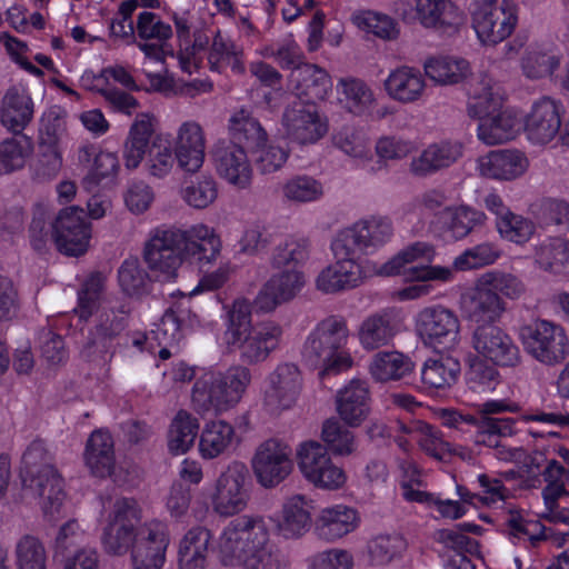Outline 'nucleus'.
I'll list each match as a JSON object with an SVG mask.
<instances>
[{
  "mask_svg": "<svg viewBox=\"0 0 569 569\" xmlns=\"http://www.w3.org/2000/svg\"><path fill=\"white\" fill-rule=\"evenodd\" d=\"M220 250L219 237L207 226L199 224L189 230L157 228L146 241L142 257L160 281H170L177 278L184 259L211 263Z\"/></svg>",
  "mask_w": 569,
  "mask_h": 569,
  "instance_id": "obj_1",
  "label": "nucleus"
},
{
  "mask_svg": "<svg viewBox=\"0 0 569 569\" xmlns=\"http://www.w3.org/2000/svg\"><path fill=\"white\" fill-rule=\"evenodd\" d=\"M219 557L224 566L243 569H290L287 556L270 545V531L261 516L231 520L219 538Z\"/></svg>",
  "mask_w": 569,
  "mask_h": 569,
  "instance_id": "obj_2",
  "label": "nucleus"
},
{
  "mask_svg": "<svg viewBox=\"0 0 569 569\" xmlns=\"http://www.w3.org/2000/svg\"><path fill=\"white\" fill-rule=\"evenodd\" d=\"M349 337L347 321L341 316H329L321 320L311 331L302 348V358L322 372H340L352 365V359L345 351Z\"/></svg>",
  "mask_w": 569,
  "mask_h": 569,
  "instance_id": "obj_3",
  "label": "nucleus"
},
{
  "mask_svg": "<svg viewBox=\"0 0 569 569\" xmlns=\"http://www.w3.org/2000/svg\"><path fill=\"white\" fill-rule=\"evenodd\" d=\"M131 309L122 301H106L97 310L94 326L91 328L82 356L89 361H102L109 365L118 349L126 343V329L129 326Z\"/></svg>",
  "mask_w": 569,
  "mask_h": 569,
  "instance_id": "obj_4",
  "label": "nucleus"
},
{
  "mask_svg": "<svg viewBox=\"0 0 569 569\" xmlns=\"http://www.w3.org/2000/svg\"><path fill=\"white\" fill-rule=\"evenodd\" d=\"M435 247L425 241H416L387 261L380 272L385 276L403 273L411 281L449 282L453 278L450 267L435 266Z\"/></svg>",
  "mask_w": 569,
  "mask_h": 569,
  "instance_id": "obj_5",
  "label": "nucleus"
},
{
  "mask_svg": "<svg viewBox=\"0 0 569 569\" xmlns=\"http://www.w3.org/2000/svg\"><path fill=\"white\" fill-rule=\"evenodd\" d=\"M141 525V509L132 498L117 499L107 516L101 542L111 556H123L130 551L138 538Z\"/></svg>",
  "mask_w": 569,
  "mask_h": 569,
  "instance_id": "obj_6",
  "label": "nucleus"
},
{
  "mask_svg": "<svg viewBox=\"0 0 569 569\" xmlns=\"http://www.w3.org/2000/svg\"><path fill=\"white\" fill-rule=\"evenodd\" d=\"M393 236V224L389 217L370 216L341 230L337 236V249L340 257L355 254L359 259L363 253L386 244Z\"/></svg>",
  "mask_w": 569,
  "mask_h": 569,
  "instance_id": "obj_7",
  "label": "nucleus"
},
{
  "mask_svg": "<svg viewBox=\"0 0 569 569\" xmlns=\"http://www.w3.org/2000/svg\"><path fill=\"white\" fill-rule=\"evenodd\" d=\"M250 499V473L247 466L233 461L216 480L211 497L213 510L223 517L240 513L247 508Z\"/></svg>",
  "mask_w": 569,
  "mask_h": 569,
  "instance_id": "obj_8",
  "label": "nucleus"
},
{
  "mask_svg": "<svg viewBox=\"0 0 569 569\" xmlns=\"http://www.w3.org/2000/svg\"><path fill=\"white\" fill-rule=\"evenodd\" d=\"M515 6L507 1L480 0L472 13V27L482 44L496 46L507 39L517 24Z\"/></svg>",
  "mask_w": 569,
  "mask_h": 569,
  "instance_id": "obj_9",
  "label": "nucleus"
},
{
  "mask_svg": "<svg viewBox=\"0 0 569 569\" xmlns=\"http://www.w3.org/2000/svg\"><path fill=\"white\" fill-rule=\"evenodd\" d=\"M251 466L260 486L274 488L292 472V448L281 439H267L257 447Z\"/></svg>",
  "mask_w": 569,
  "mask_h": 569,
  "instance_id": "obj_10",
  "label": "nucleus"
},
{
  "mask_svg": "<svg viewBox=\"0 0 569 569\" xmlns=\"http://www.w3.org/2000/svg\"><path fill=\"white\" fill-rule=\"evenodd\" d=\"M416 330L426 346L433 349H451L459 341L460 320L449 308L427 307L417 316Z\"/></svg>",
  "mask_w": 569,
  "mask_h": 569,
  "instance_id": "obj_11",
  "label": "nucleus"
},
{
  "mask_svg": "<svg viewBox=\"0 0 569 569\" xmlns=\"http://www.w3.org/2000/svg\"><path fill=\"white\" fill-rule=\"evenodd\" d=\"M51 230L52 239L61 253L78 257L88 250L91 229L83 209L71 206L60 210Z\"/></svg>",
  "mask_w": 569,
  "mask_h": 569,
  "instance_id": "obj_12",
  "label": "nucleus"
},
{
  "mask_svg": "<svg viewBox=\"0 0 569 569\" xmlns=\"http://www.w3.org/2000/svg\"><path fill=\"white\" fill-rule=\"evenodd\" d=\"M525 346L530 355L545 365H556L568 353V338L565 330L553 322L537 320L522 329Z\"/></svg>",
  "mask_w": 569,
  "mask_h": 569,
  "instance_id": "obj_13",
  "label": "nucleus"
},
{
  "mask_svg": "<svg viewBox=\"0 0 569 569\" xmlns=\"http://www.w3.org/2000/svg\"><path fill=\"white\" fill-rule=\"evenodd\" d=\"M471 347L480 357L496 366L515 367L520 362V350L511 336L493 323L475 327Z\"/></svg>",
  "mask_w": 569,
  "mask_h": 569,
  "instance_id": "obj_14",
  "label": "nucleus"
},
{
  "mask_svg": "<svg viewBox=\"0 0 569 569\" xmlns=\"http://www.w3.org/2000/svg\"><path fill=\"white\" fill-rule=\"evenodd\" d=\"M298 466L302 475L315 486L337 489L345 483L346 477L335 466L327 448L318 441H306L297 450Z\"/></svg>",
  "mask_w": 569,
  "mask_h": 569,
  "instance_id": "obj_15",
  "label": "nucleus"
},
{
  "mask_svg": "<svg viewBox=\"0 0 569 569\" xmlns=\"http://www.w3.org/2000/svg\"><path fill=\"white\" fill-rule=\"evenodd\" d=\"M170 543L168 526L151 520L140 526L131 551L133 569H161Z\"/></svg>",
  "mask_w": 569,
  "mask_h": 569,
  "instance_id": "obj_16",
  "label": "nucleus"
},
{
  "mask_svg": "<svg viewBox=\"0 0 569 569\" xmlns=\"http://www.w3.org/2000/svg\"><path fill=\"white\" fill-rule=\"evenodd\" d=\"M282 122L288 139L299 144H311L328 131L326 120L315 103L293 101L283 112Z\"/></svg>",
  "mask_w": 569,
  "mask_h": 569,
  "instance_id": "obj_17",
  "label": "nucleus"
},
{
  "mask_svg": "<svg viewBox=\"0 0 569 569\" xmlns=\"http://www.w3.org/2000/svg\"><path fill=\"white\" fill-rule=\"evenodd\" d=\"M281 336L282 328L278 323L260 322L227 348L231 352L238 351L242 362L254 365L264 361L278 348Z\"/></svg>",
  "mask_w": 569,
  "mask_h": 569,
  "instance_id": "obj_18",
  "label": "nucleus"
},
{
  "mask_svg": "<svg viewBox=\"0 0 569 569\" xmlns=\"http://www.w3.org/2000/svg\"><path fill=\"white\" fill-rule=\"evenodd\" d=\"M336 262L321 270L316 279V287L323 293H338L361 284L363 274L359 258L355 254L340 257L337 239L331 243Z\"/></svg>",
  "mask_w": 569,
  "mask_h": 569,
  "instance_id": "obj_19",
  "label": "nucleus"
},
{
  "mask_svg": "<svg viewBox=\"0 0 569 569\" xmlns=\"http://www.w3.org/2000/svg\"><path fill=\"white\" fill-rule=\"evenodd\" d=\"M270 387L264 395V406L272 415L290 409L301 390V375L297 366L283 363L270 375Z\"/></svg>",
  "mask_w": 569,
  "mask_h": 569,
  "instance_id": "obj_20",
  "label": "nucleus"
},
{
  "mask_svg": "<svg viewBox=\"0 0 569 569\" xmlns=\"http://www.w3.org/2000/svg\"><path fill=\"white\" fill-rule=\"evenodd\" d=\"M402 319L395 308H386L368 316L358 330L359 342L366 350L389 346L400 332Z\"/></svg>",
  "mask_w": 569,
  "mask_h": 569,
  "instance_id": "obj_21",
  "label": "nucleus"
},
{
  "mask_svg": "<svg viewBox=\"0 0 569 569\" xmlns=\"http://www.w3.org/2000/svg\"><path fill=\"white\" fill-rule=\"evenodd\" d=\"M462 308L467 318L476 326L497 325L507 311V302L480 280L473 289L463 295Z\"/></svg>",
  "mask_w": 569,
  "mask_h": 569,
  "instance_id": "obj_22",
  "label": "nucleus"
},
{
  "mask_svg": "<svg viewBox=\"0 0 569 569\" xmlns=\"http://www.w3.org/2000/svg\"><path fill=\"white\" fill-rule=\"evenodd\" d=\"M212 154L217 172L221 178L239 189H246L250 186L252 169L247 151L242 147L220 142L214 147Z\"/></svg>",
  "mask_w": 569,
  "mask_h": 569,
  "instance_id": "obj_23",
  "label": "nucleus"
},
{
  "mask_svg": "<svg viewBox=\"0 0 569 569\" xmlns=\"http://www.w3.org/2000/svg\"><path fill=\"white\" fill-rule=\"evenodd\" d=\"M415 17L425 28L452 34L463 23V13L450 0H412Z\"/></svg>",
  "mask_w": 569,
  "mask_h": 569,
  "instance_id": "obj_24",
  "label": "nucleus"
},
{
  "mask_svg": "<svg viewBox=\"0 0 569 569\" xmlns=\"http://www.w3.org/2000/svg\"><path fill=\"white\" fill-rule=\"evenodd\" d=\"M463 154V144L459 141L442 140L429 144L412 158L410 171L417 177H427L445 170L456 163Z\"/></svg>",
  "mask_w": 569,
  "mask_h": 569,
  "instance_id": "obj_25",
  "label": "nucleus"
},
{
  "mask_svg": "<svg viewBox=\"0 0 569 569\" xmlns=\"http://www.w3.org/2000/svg\"><path fill=\"white\" fill-rule=\"evenodd\" d=\"M336 405L339 417L347 426H360L370 412L368 383L360 379L351 380L337 393Z\"/></svg>",
  "mask_w": 569,
  "mask_h": 569,
  "instance_id": "obj_26",
  "label": "nucleus"
},
{
  "mask_svg": "<svg viewBox=\"0 0 569 569\" xmlns=\"http://www.w3.org/2000/svg\"><path fill=\"white\" fill-rule=\"evenodd\" d=\"M559 107L549 98H542L532 107L526 121V133L530 141L547 144L560 132Z\"/></svg>",
  "mask_w": 569,
  "mask_h": 569,
  "instance_id": "obj_27",
  "label": "nucleus"
},
{
  "mask_svg": "<svg viewBox=\"0 0 569 569\" xmlns=\"http://www.w3.org/2000/svg\"><path fill=\"white\" fill-rule=\"evenodd\" d=\"M303 274L296 268L274 273L263 286L256 299L263 311L273 310L279 303L292 299L303 287Z\"/></svg>",
  "mask_w": 569,
  "mask_h": 569,
  "instance_id": "obj_28",
  "label": "nucleus"
},
{
  "mask_svg": "<svg viewBox=\"0 0 569 569\" xmlns=\"http://www.w3.org/2000/svg\"><path fill=\"white\" fill-rule=\"evenodd\" d=\"M360 522L358 511L346 505L323 508L315 521L317 536L326 541H336L355 531Z\"/></svg>",
  "mask_w": 569,
  "mask_h": 569,
  "instance_id": "obj_29",
  "label": "nucleus"
},
{
  "mask_svg": "<svg viewBox=\"0 0 569 569\" xmlns=\"http://www.w3.org/2000/svg\"><path fill=\"white\" fill-rule=\"evenodd\" d=\"M174 153L178 166L186 172H197L204 160L202 128L194 121L182 123L178 130Z\"/></svg>",
  "mask_w": 569,
  "mask_h": 569,
  "instance_id": "obj_30",
  "label": "nucleus"
},
{
  "mask_svg": "<svg viewBox=\"0 0 569 569\" xmlns=\"http://www.w3.org/2000/svg\"><path fill=\"white\" fill-rule=\"evenodd\" d=\"M479 171L482 177L512 180L528 168V159L518 150L491 151L479 159Z\"/></svg>",
  "mask_w": 569,
  "mask_h": 569,
  "instance_id": "obj_31",
  "label": "nucleus"
},
{
  "mask_svg": "<svg viewBox=\"0 0 569 569\" xmlns=\"http://www.w3.org/2000/svg\"><path fill=\"white\" fill-rule=\"evenodd\" d=\"M22 487L33 497L41 499V508L47 516L53 517L60 511L64 500L62 479L56 467H52V476H44V471L37 472L33 481L27 477H20Z\"/></svg>",
  "mask_w": 569,
  "mask_h": 569,
  "instance_id": "obj_32",
  "label": "nucleus"
},
{
  "mask_svg": "<svg viewBox=\"0 0 569 569\" xmlns=\"http://www.w3.org/2000/svg\"><path fill=\"white\" fill-rule=\"evenodd\" d=\"M291 82L295 83L296 101L315 103L326 99L331 88L329 74L315 64H303L291 73Z\"/></svg>",
  "mask_w": 569,
  "mask_h": 569,
  "instance_id": "obj_33",
  "label": "nucleus"
},
{
  "mask_svg": "<svg viewBox=\"0 0 569 569\" xmlns=\"http://www.w3.org/2000/svg\"><path fill=\"white\" fill-rule=\"evenodd\" d=\"M238 442L234 427L224 420L207 422L200 433L199 452L203 459L229 455Z\"/></svg>",
  "mask_w": 569,
  "mask_h": 569,
  "instance_id": "obj_34",
  "label": "nucleus"
},
{
  "mask_svg": "<svg viewBox=\"0 0 569 569\" xmlns=\"http://www.w3.org/2000/svg\"><path fill=\"white\" fill-rule=\"evenodd\" d=\"M84 461L93 476H111L116 459L113 439L108 431L96 430L90 435L84 450Z\"/></svg>",
  "mask_w": 569,
  "mask_h": 569,
  "instance_id": "obj_35",
  "label": "nucleus"
},
{
  "mask_svg": "<svg viewBox=\"0 0 569 569\" xmlns=\"http://www.w3.org/2000/svg\"><path fill=\"white\" fill-rule=\"evenodd\" d=\"M312 500L303 495H295L286 500L282 517L278 525L280 533L287 538H299L311 527Z\"/></svg>",
  "mask_w": 569,
  "mask_h": 569,
  "instance_id": "obj_36",
  "label": "nucleus"
},
{
  "mask_svg": "<svg viewBox=\"0 0 569 569\" xmlns=\"http://www.w3.org/2000/svg\"><path fill=\"white\" fill-rule=\"evenodd\" d=\"M415 370L412 359L397 350L378 351L369 365L371 377L378 382L398 381Z\"/></svg>",
  "mask_w": 569,
  "mask_h": 569,
  "instance_id": "obj_37",
  "label": "nucleus"
},
{
  "mask_svg": "<svg viewBox=\"0 0 569 569\" xmlns=\"http://www.w3.org/2000/svg\"><path fill=\"white\" fill-rule=\"evenodd\" d=\"M422 73L410 67L393 70L385 81L388 94L400 102L410 103L419 100L425 91Z\"/></svg>",
  "mask_w": 569,
  "mask_h": 569,
  "instance_id": "obj_38",
  "label": "nucleus"
},
{
  "mask_svg": "<svg viewBox=\"0 0 569 569\" xmlns=\"http://www.w3.org/2000/svg\"><path fill=\"white\" fill-rule=\"evenodd\" d=\"M32 117L33 102L29 94L16 88L9 89L2 101V124L14 134H23Z\"/></svg>",
  "mask_w": 569,
  "mask_h": 569,
  "instance_id": "obj_39",
  "label": "nucleus"
},
{
  "mask_svg": "<svg viewBox=\"0 0 569 569\" xmlns=\"http://www.w3.org/2000/svg\"><path fill=\"white\" fill-rule=\"evenodd\" d=\"M211 532L203 527L191 528L179 546L180 569H204Z\"/></svg>",
  "mask_w": 569,
  "mask_h": 569,
  "instance_id": "obj_40",
  "label": "nucleus"
},
{
  "mask_svg": "<svg viewBox=\"0 0 569 569\" xmlns=\"http://www.w3.org/2000/svg\"><path fill=\"white\" fill-rule=\"evenodd\" d=\"M229 131L232 139L229 143L238 144L250 152L268 140L260 122L246 110H240L230 118Z\"/></svg>",
  "mask_w": 569,
  "mask_h": 569,
  "instance_id": "obj_41",
  "label": "nucleus"
},
{
  "mask_svg": "<svg viewBox=\"0 0 569 569\" xmlns=\"http://www.w3.org/2000/svg\"><path fill=\"white\" fill-rule=\"evenodd\" d=\"M152 133L151 118L148 114L138 116L123 144V160L127 169L132 170L139 167L147 151L149 152Z\"/></svg>",
  "mask_w": 569,
  "mask_h": 569,
  "instance_id": "obj_42",
  "label": "nucleus"
},
{
  "mask_svg": "<svg viewBox=\"0 0 569 569\" xmlns=\"http://www.w3.org/2000/svg\"><path fill=\"white\" fill-rule=\"evenodd\" d=\"M502 108V94L500 87L492 80L483 76L477 86L472 88L469 102L468 114L480 120L492 116Z\"/></svg>",
  "mask_w": 569,
  "mask_h": 569,
  "instance_id": "obj_43",
  "label": "nucleus"
},
{
  "mask_svg": "<svg viewBox=\"0 0 569 569\" xmlns=\"http://www.w3.org/2000/svg\"><path fill=\"white\" fill-rule=\"evenodd\" d=\"M199 432V421L186 410H179L168 430V449L172 455L190 450Z\"/></svg>",
  "mask_w": 569,
  "mask_h": 569,
  "instance_id": "obj_44",
  "label": "nucleus"
},
{
  "mask_svg": "<svg viewBox=\"0 0 569 569\" xmlns=\"http://www.w3.org/2000/svg\"><path fill=\"white\" fill-rule=\"evenodd\" d=\"M445 230L455 240L467 237L476 228L485 224L486 214L469 207L446 208L441 212Z\"/></svg>",
  "mask_w": 569,
  "mask_h": 569,
  "instance_id": "obj_45",
  "label": "nucleus"
},
{
  "mask_svg": "<svg viewBox=\"0 0 569 569\" xmlns=\"http://www.w3.org/2000/svg\"><path fill=\"white\" fill-rule=\"evenodd\" d=\"M515 423L516 421L512 418L478 416L477 423L470 433V440L476 446H486L495 449L499 447L501 438L513 435Z\"/></svg>",
  "mask_w": 569,
  "mask_h": 569,
  "instance_id": "obj_46",
  "label": "nucleus"
},
{
  "mask_svg": "<svg viewBox=\"0 0 569 569\" xmlns=\"http://www.w3.org/2000/svg\"><path fill=\"white\" fill-rule=\"evenodd\" d=\"M460 370V362L456 358L428 359L421 369V380L429 389H446L457 381Z\"/></svg>",
  "mask_w": 569,
  "mask_h": 569,
  "instance_id": "obj_47",
  "label": "nucleus"
},
{
  "mask_svg": "<svg viewBox=\"0 0 569 569\" xmlns=\"http://www.w3.org/2000/svg\"><path fill=\"white\" fill-rule=\"evenodd\" d=\"M33 152V140L26 134H14L0 143V174L21 170Z\"/></svg>",
  "mask_w": 569,
  "mask_h": 569,
  "instance_id": "obj_48",
  "label": "nucleus"
},
{
  "mask_svg": "<svg viewBox=\"0 0 569 569\" xmlns=\"http://www.w3.org/2000/svg\"><path fill=\"white\" fill-rule=\"evenodd\" d=\"M516 119L507 111L497 113L480 120L478 138L488 146L505 143L513 138Z\"/></svg>",
  "mask_w": 569,
  "mask_h": 569,
  "instance_id": "obj_49",
  "label": "nucleus"
},
{
  "mask_svg": "<svg viewBox=\"0 0 569 569\" xmlns=\"http://www.w3.org/2000/svg\"><path fill=\"white\" fill-rule=\"evenodd\" d=\"M531 213L541 228L569 229V202L559 198H543L531 206Z\"/></svg>",
  "mask_w": 569,
  "mask_h": 569,
  "instance_id": "obj_50",
  "label": "nucleus"
},
{
  "mask_svg": "<svg viewBox=\"0 0 569 569\" xmlns=\"http://www.w3.org/2000/svg\"><path fill=\"white\" fill-rule=\"evenodd\" d=\"M321 439L327 451L329 450L335 456H350L357 450L355 433L335 418L323 422Z\"/></svg>",
  "mask_w": 569,
  "mask_h": 569,
  "instance_id": "obj_51",
  "label": "nucleus"
},
{
  "mask_svg": "<svg viewBox=\"0 0 569 569\" xmlns=\"http://www.w3.org/2000/svg\"><path fill=\"white\" fill-rule=\"evenodd\" d=\"M469 72V62L465 59L439 58L425 63L426 76L438 84H455L462 81Z\"/></svg>",
  "mask_w": 569,
  "mask_h": 569,
  "instance_id": "obj_52",
  "label": "nucleus"
},
{
  "mask_svg": "<svg viewBox=\"0 0 569 569\" xmlns=\"http://www.w3.org/2000/svg\"><path fill=\"white\" fill-rule=\"evenodd\" d=\"M67 132V112L59 107H51L40 118L38 146L60 148Z\"/></svg>",
  "mask_w": 569,
  "mask_h": 569,
  "instance_id": "obj_53",
  "label": "nucleus"
},
{
  "mask_svg": "<svg viewBox=\"0 0 569 569\" xmlns=\"http://www.w3.org/2000/svg\"><path fill=\"white\" fill-rule=\"evenodd\" d=\"M352 22L359 29L383 40H395L399 36L397 21L386 13L371 10L356 12L352 16Z\"/></svg>",
  "mask_w": 569,
  "mask_h": 569,
  "instance_id": "obj_54",
  "label": "nucleus"
},
{
  "mask_svg": "<svg viewBox=\"0 0 569 569\" xmlns=\"http://www.w3.org/2000/svg\"><path fill=\"white\" fill-rule=\"evenodd\" d=\"M122 291L130 297H141L149 292L150 278L137 259L124 260L118 270Z\"/></svg>",
  "mask_w": 569,
  "mask_h": 569,
  "instance_id": "obj_55",
  "label": "nucleus"
},
{
  "mask_svg": "<svg viewBox=\"0 0 569 569\" xmlns=\"http://www.w3.org/2000/svg\"><path fill=\"white\" fill-rule=\"evenodd\" d=\"M254 326L251 323V305L246 299L233 301L227 312V325L223 333L226 345H233L241 336L251 330Z\"/></svg>",
  "mask_w": 569,
  "mask_h": 569,
  "instance_id": "obj_56",
  "label": "nucleus"
},
{
  "mask_svg": "<svg viewBox=\"0 0 569 569\" xmlns=\"http://www.w3.org/2000/svg\"><path fill=\"white\" fill-rule=\"evenodd\" d=\"M17 569H47V551L40 539L31 535L21 537L14 550Z\"/></svg>",
  "mask_w": 569,
  "mask_h": 569,
  "instance_id": "obj_57",
  "label": "nucleus"
},
{
  "mask_svg": "<svg viewBox=\"0 0 569 569\" xmlns=\"http://www.w3.org/2000/svg\"><path fill=\"white\" fill-rule=\"evenodd\" d=\"M535 257L541 269L553 271L569 263V240L561 237L548 238L537 246Z\"/></svg>",
  "mask_w": 569,
  "mask_h": 569,
  "instance_id": "obj_58",
  "label": "nucleus"
},
{
  "mask_svg": "<svg viewBox=\"0 0 569 569\" xmlns=\"http://www.w3.org/2000/svg\"><path fill=\"white\" fill-rule=\"evenodd\" d=\"M53 458L41 440L32 441L22 456L20 477H27L32 482L34 475L44 471V476H52Z\"/></svg>",
  "mask_w": 569,
  "mask_h": 569,
  "instance_id": "obj_59",
  "label": "nucleus"
},
{
  "mask_svg": "<svg viewBox=\"0 0 569 569\" xmlns=\"http://www.w3.org/2000/svg\"><path fill=\"white\" fill-rule=\"evenodd\" d=\"M84 539L86 533L79 522L74 519L67 521L59 528L54 538L53 558L61 561L81 550Z\"/></svg>",
  "mask_w": 569,
  "mask_h": 569,
  "instance_id": "obj_60",
  "label": "nucleus"
},
{
  "mask_svg": "<svg viewBox=\"0 0 569 569\" xmlns=\"http://www.w3.org/2000/svg\"><path fill=\"white\" fill-rule=\"evenodd\" d=\"M309 242L305 238H288L274 248L271 264L273 268H296L298 263L307 260Z\"/></svg>",
  "mask_w": 569,
  "mask_h": 569,
  "instance_id": "obj_61",
  "label": "nucleus"
},
{
  "mask_svg": "<svg viewBox=\"0 0 569 569\" xmlns=\"http://www.w3.org/2000/svg\"><path fill=\"white\" fill-rule=\"evenodd\" d=\"M407 542L399 533L379 535L369 542L371 560L377 566L390 563L406 550Z\"/></svg>",
  "mask_w": 569,
  "mask_h": 569,
  "instance_id": "obj_62",
  "label": "nucleus"
},
{
  "mask_svg": "<svg viewBox=\"0 0 569 569\" xmlns=\"http://www.w3.org/2000/svg\"><path fill=\"white\" fill-rule=\"evenodd\" d=\"M183 200L196 209L209 207L218 197V188L211 176H201L191 180L181 191Z\"/></svg>",
  "mask_w": 569,
  "mask_h": 569,
  "instance_id": "obj_63",
  "label": "nucleus"
},
{
  "mask_svg": "<svg viewBox=\"0 0 569 569\" xmlns=\"http://www.w3.org/2000/svg\"><path fill=\"white\" fill-rule=\"evenodd\" d=\"M496 227L503 239L517 244L529 241L536 231L533 221L512 211L501 220H496Z\"/></svg>",
  "mask_w": 569,
  "mask_h": 569,
  "instance_id": "obj_64",
  "label": "nucleus"
}]
</instances>
